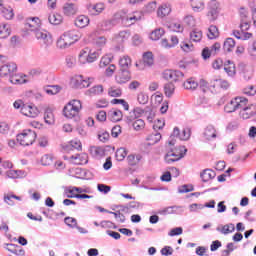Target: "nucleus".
<instances>
[{
	"label": "nucleus",
	"instance_id": "obj_1",
	"mask_svg": "<svg viewBox=\"0 0 256 256\" xmlns=\"http://www.w3.org/2000/svg\"><path fill=\"white\" fill-rule=\"evenodd\" d=\"M81 37H83L81 34L63 33L58 37L56 46L58 49H67L71 47V45H74V43H77Z\"/></svg>",
	"mask_w": 256,
	"mask_h": 256
},
{
	"label": "nucleus",
	"instance_id": "obj_2",
	"mask_svg": "<svg viewBox=\"0 0 256 256\" xmlns=\"http://www.w3.org/2000/svg\"><path fill=\"white\" fill-rule=\"evenodd\" d=\"M81 109H83V104L81 100H71L69 101L63 108V115L67 119H73L77 117L79 113H81Z\"/></svg>",
	"mask_w": 256,
	"mask_h": 256
},
{
	"label": "nucleus",
	"instance_id": "obj_3",
	"mask_svg": "<svg viewBox=\"0 0 256 256\" xmlns=\"http://www.w3.org/2000/svg\"><path fill=\"white\" fill-rule=\"evenodd\" d=\"M37 140V133L31 129L23 130L22 133L17 135V141L23 147H29V145H33Z\"/></svg>",
	"mask_w": 256,
	"mask_h": 256
},
{
	"label": "nucleus",
	"instance_id": "obj_4",
	"mask_svg": "<svg viewBox=\"0 0 256 256\" xmlns=\"http://www.w3.org/2000/svg\"><path fill=\"white\" fill-rule=\"evenodd\" d=\"M187 153V149L185 146H179L174 149H171L166 156L165 161L166 163H175V161H179V159H183L185 154Z\"/></svg>",
	"mask_w": 256,
	"mask_h": 256
},
{
	"label": "nucleus",
	"instance_id": "obj_5",
	"mask_svg": "<svg viewBox=\"0 0 256 256\" xmlns=\"http://www.w3.org/2000/svg\"><path fill=\"white\" fill-rule=\"evenodd\" d=\"M84 43H93L96 47H105L107 45V37L101 34H87L83 37Z\"/></svg>",
	"mask_w": 256,
	"mask_h": 256
},
{
	"label": "nucleus",
	"instance_id": "obj_6",
	"mask_svg": "<svg viewBox=\"0 0 256 256\" xmlns=\"http://www.w3.org/2000/svg\"><path fill=\"white\" fill-rule=\"evenodd\" d=\"M174 137H178L181 141H187L189 140V137H191V130L189 128H186L182 130V132L179 130V128L175 127L173 130V135L170 137V141L168 142V147H173L175 145Z\"/></svg>",
	"mask_w": 256,
	"mask_h": 256
},
{
	"label": "nucleus",
	"instance_id": "obj_7",
	"mask_svg": "<svg viewBox=\"0 0 256 256\" xmlns=\"http://www.w3.org/2000/svg\"><path fill=\"white\" fill-rule=\"evenodd\" d=\"M63 159L71 163V165H87L89 163V155L87 153L75 154L71 157L64 156Z\"/></svg>",
	"mask_w": 256,
	"mask_h": 256
},
{
	"label": "nucleus",
	"instance_id": "obj_8",
	"mask_svg": "<svg viewBox=\"0 0 256 256\" xmlns=\"http://www.w3.org/2000/svg\"><path fill=\"white\" fill-rule=\"evenodd\" d=\"M155 63V57L153 56V52H145L143 54V60L142 62H136L135 67L142 70L145 69V67H151Z\"/></svg>",
	"mask_w": 256,
	"mask_h": 256
},
{
	"label": "nucleus",
	"instance_id": "obj_9",
	"mask_svg": "<svg viewBox=\"0 0 256 256\" xmlns=\"http://www.w3.org/2000/svg\"><path fill=\"white\" fill-rule=\"evenodd\" d=\"M17 73V64L14 62H9L0 67V77H12Z\"/></svg>",
	"mask_w": 256,
	"mask_h": 256
},
{
	"label": "nucleus",
	"instance_id": "obj_10",
	"mask_svg": "<svg viewBox=\"0 0 256 256\" xmlns=\"http://www.w3.org/2000/svg\"><path fill=\"white\" fill-rule=\"evenodd\" d=\"M162 77L166 81H174V83H177V81L185 77V74L179 70H164Z\"/></svg>",
	"mask_w": 256,
	"mask_h": 256
},
{
	"label": "nucleus",
	"instance_id": "obj_11",
	"mask_svg": "<svg viewBox=\"0 0 256 256\" xmlns=\"http://www.w3.org/2000/svg\"><path fill=\"white\" fill-rule=\"evenodd\" d=\"M199 89L202 91V93H207L208 95H213L216 93L215 90V83L213 80H211L210 82H208L205 79H200L199 80Z\"/></svg>",
	"mask_w": 256,
	"mask_h": 256
},
{
	"label": "nucleus",
	"instance_id": "obj_12",
	"mask_svg": "<svg viewBox=\"0 0 256 256\" xmlns=\"http://www.w3.org/2000/svg\"><path fill=\"white\" fill-rule=\"evenodd\" d=\"M41 20L39 18H28L25 23V29L30 32L39 33L41 31Z\"/></svg>",
	"mask_w": 256,
	"mask_h": 256
},
{
	"label": "nucleus",
	"instance_id": "obj_13",
	"mask_svg": "<svg viewBox=\"0 0 256 256\" xmlns=\"http://www.w3.org/2000/svg\"><path fill=\"white\" fill-rule=\"evenodd\" d=\"M130 79H131V72L129 70L120 69L115 76V80H116V83H118V85L129 83Z\"/></svg>",
	"mask_w": 256,
	"mask_h": 256
},
{
	"label": "nucleus",
	"instance_id": "obj_14",
	"mask_svg": "<svg viewBox=\"0 0 256 256\" xmlns=\"http://www.w3.org/2000/svg\"><path fill=\"white\" fill-rule=\"evenodd\" d=\"M137 21H141V14H139V12L128 14L127 16L122 18V23L126 27H131V25H135Z\"/></svg>",
	"mask_w": 256,
	"mask_h": 256
},
{
	"label": "nucleus",
	"instance_id": "obj_15",
	"mask_svg": "<svg viewBox=\"0 0 256 256\" xmlns=\"http://www.w3.org/2000/svg\"><path fill=\"white\" fill-rule=\"evenodd\" d=\"M239 115L241 119H251V117H255L256 115V105L250 104L240 110Z\"/></svg>",
	"mask_w": 256,
	"mask_h": 256
},
{
	"label": "nucleus",
	"instance_id": "obj_16",
	"mask_svg": "<svg viewBox=\"0 0 256 256\" xmlns=\"http://www.w3.org/2000/svg\"><path fill=\"white\" fill-rule=\"evenodd\" d=\"M72 85L76 89H85V87H89L91 85V82H89L88 79L83 78L82 75H78L72 79Z\"/></svg>",
	"mask_w": 256,
	"mask_h": 256
},
{
	"label": "nucleus",
	"instance_id": "obj_17",
	"mask_svg": "<svg viewBox=\"0 0 256 256\" xmlns=\"http://www.w3.org/2000/svg\"><path fill=\"white\" fill-rule=\"evenodd\" d=\"M5 249L6 251H9V253H12V255L25 256V249L21 248V246L17 244L6 243Z\"/></svg>",
	"mask_w": 256,
	"mask_h": 256
},
{
	"label": "nucleus",
	"instance_id": "obj_18",
	"mask_svg": "<svg viewBox=\"0 0 256 256\" xmlns=\"http://www.w3.org/2000/svg\"><path fill=\"white\" fill-rule=\"evenodd\" d=\"M22 115H25V117H38L39 116V109L36 106L25 104L24 107H22Z\"/></svg>",
	"mask_w": 256,
	"mask_h": 256
},
{
	"label": "nucleus",
	"instance_id": "obj_19",
	"mask_svg": "<svg viewBox=\"0 0 256 256\" xmlns=\"http://www.w3.org/2000/svg\"><path fill=\"white\" fill-rule=\"evenodd\" d=\"M108 119L112 123H119L123 119V112L117 108H112L108 111Z\"/></svg>",
	"mask_w": 256,
	"mask_h": 256
},
{
	"label": "nucleus",
	"instance_id": "obj_20",
	"mask_svg": "<svg viewBox=\"0 0 256 256\" xmlns=\"http://www.w3.org/2000/svg\"><path fill=\"white\" fill-rule=\"evenodd\" d=\"M183 88L186 89V91H197L199 82H197L195 77H190L183 82Z\"/></svg>",
	"mask_w": 256,
	"mask_h": 256
},
{
	"label": "nucleus",
	"instance_id": "obj_21",
	"mask_svg": "<svg viewBox=\"0 0 256 256\" xmlns=\"http://www.w3.org/2000/svg\"><path fill=\"white\" fill-rule=\"evenodd\" d=\"M214 85H215V91H219V89H223L224 91H227L231 87V84H229V81L222 79V78H216L213 79Z\"/></svg>",
	"mask_w": 256,
	"mask_h": 256
},
{
	"label": "nucleus",
	"instance_id": "obj_22",
	"mask_svg": "<svg viewBox=\"0 0 256 256\" xmlns=\"http://www.w3.org/2000/svg\"><path fill=\"white\" fill-rule=\"evenodd\" d=\"M171 4L169 3H164L162 5H160L158 7V10H157V15L158 17H160L161 19H163V17H167V15H170L171 14Z\"/></svg>",
	"mask_w": 256,
	"mask_h": 256
},
{
	"label": "nucleus",
	"instance_id": "obj_23",
	"mask_svg": "<svg viewBox=\"0 0 256 256\" xmlns=\"http://www.w3.org/2000/svg\"><path fill=\"white\" fill-rule=\"evenodd\" d=\"M203 135L207 141H211V139H217V129H215V126L213 125H208L204 129Z\"/></svg>",
	"mask_w": 256,
	"mask_h": 256
},
{
	"label": "nucleus",
	"instance_id": "obj_24",
	"mask_svg": "<svg viewBox=\"0 0 256 256\" xmlns=\"http://www.w3.org/2000/svg\"><path fill=\"white\" fill-rule=\"evenodd\" d=\"M77 11H78L77 5L73 3H66L63 6V13L67 17H71L72 15H77Z\"/></svg>",
	"mask_w": 256,
	"mask_h": 256
},
{
	"label": "nucleus",
	"instance_id": "obj_25",
	"mask_svg": "<svg viewBox=\"0 0 256 256\" xmlns=\"http://www.w3.org/2000/svg\"><path fill=\"white\" fill-rule=\"evenodd\" d=\"M25 77H27V76L16 72V73L12 74V77L9 78V81L13 85H21L23 83H27V79H25Z\"/></svg>",
	"mask_w": 256,
	"mask_h": 256
},
{
	"label": "nucleus",
	"instance_id": "obj_26",
	"mask_svg": "<svg viewBox=\"0 0 256 256\" xmlns=\"http://www.w3.org/2000/svg\"><path fill=\"white\" fill-rule=\"evenodd\" d=\"M224 71L227 73L228 77H235L237 70L235 68V63L228 60L224 63Z\"/></svg>",
	"mask_w": 256,
	"mask_h": 256
},
{
	"label": "nucleus",
	"instance_id": "obj_27",
	"mask_svg": "<svg viewBox=\"0 0 256 256\" xmlns=\"http://www.w3.org/2000/svg\"><path fill=\"white\" fill-rule=\"evenodd\" d=\"M190 5L194 13H201L205 9L203 0H190Z\"/></svg>",
	"mask_w": 256,
	"mask_h": 256
},
{
	"label": "nucleus",
	"instance_id": "obj_28",
	"mask_svg": "<svg viewBox=\"0 0 256 256\" xmlns=\"http://www.w3.org/2000/svg\"><path fill=\"white\" fill-rule=\"evenodd\" d=\"M132 63H133V60H131V57H129L128 55H124L119 59V67L122 70L127 71V69L131 67Z\"/></svg>",
	"mask_w": 256,
	"mask_h": 256
},
{
	"label": "nucleus",
	"instance_id": "obj_29",
	"mask_svg": "<svg viewBox=\"0 0 256 256\" xmlns=\"http://www.w3.org/2000/svg\"><path fill=\"white\" fill-rule=\"evenodd\" d=\"M105 10V4L98 3L96 5H89L88 11L91 15H99V13H103Z\"/></svg>",
	"mask_w": 256,
	"mask_h": 256
},
{
	"label": "nucleus",
	"instance_id": "obj_30",
	"mask_svg": "<svg viewBox=\"0 0 256 256\" xmlns=\"http://www.w3.org/2000/svg\"><path fill=\"white\" fill-rule=\"evenodd\" d=\"M216 173L212 169H205L201 174L200 177L204 183L207 181H211V179H215Z\"/></svg>",
	"mask_w": 256,
	"mask_h": 256
},
{
	"label": "nucleus",
	"instance_id": "obj_31",
	"mask_svg": "<svg viewBox=\"0 0 256 256\" xmlns=\"http://www.w3.org/2000/svg\"><path fill=\"white\" fill-rule=\"evenodd\" d=\"M168 31L173 33H183V25L179 22H170L166 24Z\"/></svg>",
	"mask_w": 256,
	"mask_h": 256
},
{
	"label": "nucleus",
	"instance_id": "obj_32",
	"mask_svg": "<svg viewBox=\"0 0 256 256\" xmlns=\"http://www.w3.org/2000/svg\"><path fill=\"white\" fill-rule=\"evenodd\" d=\"M75 25L80 29H84V27H87V25H89V17L85 15L78 16L75 20Z\"/></svg>",
	"mask_w": 256,
	"mask_h": 256
},
{
	"label": "nucleus",
	"instance_id": "obj_33",
	"mask_svg": "<svg viewBox=\"0 0 256 256\" xmlns=\"http://www.w3.org/2000/svg\"><path fill=\"white\" fill-rule=\"evenodd\" d=\"M146 141L148 142V145H156V143H159L161 141V133L155 132V133L149 134L146 137Z\"/></svg>",
	"mask_w": 256,
	"mask_h": 256
},
{
	"label": "nucleus",
	"instance_id": "obj_34",
	"mask_svg": "<svg viewBox=\"0 0 256 256\" xmlns=\"http://www.w3.org/2000/svg\"><path fill=\"white\" fill-rule=\"evenodd\" d=\"M48 21L51 25H61L63 23V16L61 14H50Z\"/></svg>",
	"mask_w": 256,
	"mask_h": 256
},
{
	"label": "nucleus",
	"instance_id": "obj_35",
	"mask_svg": "<svg viewBox=\"0 0 256 256\" xmlns=\"http://www.w3.org/2000/svg\"><path fill=\"white\" fill-rule=\"evenodd\" d=\"M15 199L16 201H21V197L17 195H13V194L4 195V203H6L7 205H10L11 207L15 205Z\"/></svg>",
	"mask_w": 256,
	"mask_h": 256
},
{
	"label": "nucleus",
	"instance_id": "obj_36",
	"mask_svg": "<svg viewBox=\"0 0 256 256\" xmlns=\"http://www.w3.org/2000/svg\"><path fill=\"white\" fill-rule=\"evenodd\" d=\"M36 38L38 41H43L46 43V45H50V43H53V37L51 34H45V33H37Z\"/></svg>",
	"mask_w": 256,
	"mask_h": 256
},
{
	"label": "nucleus",
	"instance_id": "obj_37",
	"mask_svg": "<svg viewBox=\"0 0 256 256\" xmlns=\"http://www.w3.org/2000/svg\"><path fill=\"white\" fill-rule=\"evenodd\" d=\"M44 121L48 123V125H53L55 123V115L53 114L52 109H46L44 113Z\"/></svg>",
	"mask_w": 256,
	"mask_h": 256
},
{
	"label": "nucleus",
	"instance_id": "obj_38",
	"mask_svg": "<svg viewBox=\"0 0 256 256\" xmlns=\"http://www.w3.org/2000/svg\"><path fill=\"white\" fill-rule=\"evenodd\" d=\"M175 93V84H173L172 82H168L164 85V95H166V97H173Z\"/></svg>",
	"mask_w": 256,
	"mask_h": 256
},
{
	"label": "nucleus",
	"instance_id": "obj_39",
	"mask_svg": "<svg viewBox=\"0 0 256 256\" xmlns=\"http://www.w3.org/2000/svg\"><path fill=\"white\" fill-rule=\"evenodd\" d=\"M235 99H236L237 109H245L247 107V105L249 104V99H247L243 96L235 97Z\"/></svg>",
	"mask_w": 256,
	"mask_h": 256
},
{
	"label": "nucleus",
	"instance_id": "obj_40",
	"mask_svg": "<svg viewBox=\"0 0 256 256\" xmlns=\"http://www.w3.org/2000/svg\"><path fill=\"white\" fill-rule=\"evenodd\" d=\"M224 110H225L226 113H235V111H237V101H236V98H234L230 102H228L225 105Z\"/></svg>",
	"mask_w": 256,
	"mask_h": 256
},
{
	"label": "nucleus",
	"instance_id": "obj_41",
	"mask_svg": "<svg viewBox=\"0 0 256 256\" xmlns=\"http://www.w3.org/2000/svg\"><path fill=\"white\" fill-rule=\"evenodd\" d=\"M224 51L231 53L235 49V40L233 38H227L223 45Z\"/></svg>",
	"mask_w": 256,
	"mask_h": 256
},
{
	"label": "nucleus",
	"instance_id": "obj_42",
	"mask_svg": "<svg viewBox=\"0 0 256 256\" xmlns=\"http://www.w3.org/2000/svg\"><path fill=\"white\" fill-rule=\"evenodd\" d=\"M23 175H25V173L21 170H8L6 172L8 179H19V177H23Z\"/></svg>",
	"mask_w": 256,
	"mask_h": 256
},
{
	"label": "nucleus",
	"instance_id": "obj_43",
	"mask_svg": "<svg viewBox=\"0 0 256 256\" xmlns=\"http://www.w3.org/2000/svg\"><path fill=\"white\" fill-rule=\"evenodd\" d=\"M108 95L110 97H121V95H123V90L119 87L112 86L108 89Z\"/></svg>",
	"mask_w": 256,
	"mask_h": 256
},
{
	"label": "nucleus",
	"instance_id": "obj_44",
	"mask_svg": "<svg viewBox=\"0 0 256 256\" xmlns=\"http://www.w3.org/2000/svg\"><path fill=\"white\" fill-rule=\"evenodd\" d=\"M89 53H91V48L89 47L83 48L78 55L79 61H81L82 63H86Z\"/></svg>",
	"mask_w": 256,
	"mask_h": 256
},
{
	"label": "nucleus",
	"instance_id": "obj_45",
	"mask_svg": "<svg viewBox=\"0 0 256 256\" xmlns=\"http://www.w3.org/2000/svg\"><path fill=\"white\" fill-rule=\"evenodd\" d=\"M65 195L68 199H78L79 198V194H77V192L75 190V186L65 189Z\"/></svg>",
	"mask_w": 256,
	"mask_h": 256
},
{
	"label": "nucleus",
	"instance_id": "obj_46",
	"mask_svg": "<svg viewBox=\"0 0 256 256\" xmlns=\"http://www.w3.org/2000/svg\"><path fill=\"white\" fill-rule=\"evenodd\" d=\"M139 161H141L140 155L135 156L133 154H130L127 157V162L131 167H135V165H137L139 163Z\"/></svg>",
	"mask_w": 256,
	"mask_h": 256
},
{
	"label": "nucleus",
	"instance_id": "obj_47",
	"mask_svg": "<svg viewBox=\"0 0 256 256\" xmlns=\"http://www.w3.org/2000/svg\"><path fill=\"white\" fill-rule=\"evenodd\" d=\"M44 91H45V93H47V95H57V93H59V91H61V87L46 86V87H44Z\"/></svg>",
	"mask_w": 256,
	"mask_h": 256
},
{
	"label": "nucleus",
	"instance_id": "obj_48",
	"mask_svg": "<svg viewBox=\"0 0 256 256\" xmlns=\"http://www.w3.org/2000/svg\"><path fill=\"white\" fill-rule=\"evenodd\" d=\"M89 95H101L103 93V85L93 86L88 90Z\"/></svg>",
	"mask_w": 256,
	"mask_h": 256
},
{
	"label": "nucleus",
	"instance_id": "obj_49",
	"mask_svg": "<svg viewBox=\"0 0 256 256\" xmlns=\"http://www.w3.org/2000/svg\"><path fill=\"white\" fill-rule=\"evenodd\" d=\"M127 157V149L119 148L116 151V159L117 161H123Z\"/></svg>",
	"mask_w": 256,
	"mask_h": 256
},
{
	"label": "nucleus",
	"instance_id": "obj_50",
	"mask_svg": "<svg viewBox=\"0 0 256 256\" xmlns=\"http://www.w3.org/2000/svg\"><path fill=\"white\" fill-rule=\"evenodd\" d=\"M133 129L135 131H142V129H145V121L143 119H137L133 122Z\"/></svg>",
	"mask_w": 256,
	"mask_h": 256
},
{
	"label": "nucleus",
	"instance_id": "obj_51",
	"mask_svg": "<svg viewBox=\"0 0 256 256\" xmlns=\"http://www.w3.org/2000/svg\"><path fill=\"white\" fill-rule=\"evenodd\" d=\"M137 99L140 105H147L149 103V96L145 92H140Z\"/></svg>",
	"mask_w": 256,
	"mask_h": 256
},
{
	"label": "nucleus",
	"instance_id": "obj_52",
	"mask_svg": "<svg viewBox=\"0 0 256 256\" xmlns=\"http://www.w3.org/2000/svg\"><path fill=\"white\" fill-rule=\"evenodd\" d=\"M217 15H219V8H217L215 5L211 6L207 16L211 17V19L215 20L217 19Z\"/></svg>",
	"mask_w": 256,
	"mask_h": 256
},
{
	"label": "nucleus",
	"instance_id": "obj_53",
	"mask_svg": "<svg viewBox=\"0 0 256 256\" xmlns=\"http://www.w3.org/2000/svg\"><path fill=\"white\" fill-rule=\"evenodd\" d=\"M233 231H235V225L233 224H226L221 229L223 235H229V233H233Z\"/></svg>",
	"mask_w": 256,
	"mask_h": 256
},
{
	"label": "nucleus",
	"instance_id": "obj_54",
	"mask_svg": "<svg viewBox=\"0 0 256 256\" xmlns=\"http://www.w3.org/2000/svg\"><path fill=\"white\" fill-rule=\"evenodd\" d=\"M53 163V155L51 154H45L41 158V164L44 166L51 165Z\"/></svg>",
	"mask_w": 256,
	"mask_h": 256
},
{
	"label": "nucleus",
	"instance_id": "obj_55",
	"mask_svg": "<svg viewBox=\"0 0 256 256\" xmlns=\"http://www.w3.org/2000/svg\"><path fill=\"white\" fill-rule=\"evenodd\" d=\"M110 135L109 132L105 130H101L98 132V139L99 141H102V143H107V140L109 139Z\"/></svg>",
	"mask_w": 256,
	"mask_h": 256
},
{
	"label": "nucleus",
	"instance_id": "obj_56",
	"mask_svg": "<svg viewBox=\"0 0 256 256\" xmlns=\"http://www.w3.org/2000/svg\"><path fill=\"white\" fill-rule=\"evenodd\" d=\"M99 54L93 50H90V53L88 54L86 58V63H95V60L98 59Z\"/></svg>",
	"mask_w": 256,
	"mask_h": 256
},
{
	"label": "nucleus",
	"instance_id": "obj_57",
	"mask_svg": "<svg viewBox=\"0 0 256 256\" xmlns=\"http://www.w3.org/2000/svg\"><path fill=\"white\" fill-rule=\"evenodd\" d=\"M234 35L236 39H240V41H247L253 36V34L251 33H236Z\"/></svg>",
	"mask_w": 256,
	"mask_h": 256
},
{
	"label": "nucleus",
	"instance_id": "obj_58",
	"mask_svg": "<svg viewBox=\"0 0 256 256\" xmlns=\"http://www.w3.org/2000/svg\"><path fill=\"white\" fill-rule=\"evenodd\" d=\"M212 67H213V69L219 70V69L225 67V63H223V59L217 58L216 60L213 61Z\"/></svg>",
	"mask_w": 256,
	"mask_h": 256
},
{
	"label": "nucleus",
	"instance_id": "obj_59",
	"mask_svg": "<svg viewBox=\"0 0 256 256\" xmlns=\"http://www.w3.org/2000/svg\"><path fill=\"white\" fill-rule=\"evenodd\" d=\"M243 93H244L245 95L253 96V95L256 94V88H255V86H253V85L246 86V87L243 89Z\"/></svg>",
	"mask_w": 256,
	"mask_h": 256
},
{
	"label": "nucleus",
	"instance_id": "obj_60",
	"mask_svg": "<svg viewBox=\"0 0 256 256\" xmlns=\"http://www.w3.org/2000/svg\"><path fill=\"white\" fill-rule=\"evenodd\" d=\"M96 119L97 121L104 123V121H107V112H105V110H100L96 115Z\"/></svg>",
	"mask_w": 256,
	"mask_h": 256
},
{
	"label": "nucleus",
	"instance_id": "obj_61",
	"mask_svg": "<svg viewBox=\"0 0 256 256\" xmlns=\"http://www.w3.org/2000/svg\"><path fill=\"white\" fill-rule=\"evenodd\" d=\"M95 106L97 107V109L109 107V101H107V99H100L96 102Z\"/></svg>",
	"mask_w": 256,
	"mask_h": 256
},
{
	"label": "nucleus",
	"instance_id": "obj_62",
	"mask_svg": "<svg viewBox=\"0 0 256 256\" xmlns=\"http://www.w3.org/2000/svg\"><path fill=\"white\" fill-rule=\"evenodd\" d=\"M184 23L188 27H195V18L193 16H186L184 18Z\"/></svg>",
	"mask_w": 256,
	"mask_h": 256
},
{
	"label": "nucleus",
	"instance_id": "obj_63",
	"mask_svg": "<svg viewBox=\"0 0 256 256\" xmlns=\"http://www.w3.org/2000/svg\"><path fill=\"white\" fill-rule=\"evenodd\" d=\"M111 135L114 138L119 137V135H121V126L115 125L111 130Z\"/></svg>",
	"mask_w": 256,
	"mask_h": 256
},
{
	"label": "nucleus",
	"instance_id": "obj_64",
	"mask_svg": "<svg viewBox=\"0 0 256 256\" xmlns=\"http://www.w3.org/2000/svg\"><path fill=\"white\" fill-rule=\"evenodd\" d=\"M111 64V57L104 56L100 60V67H107V65Z\"/></svg>",
	"mask_w": 256,
	"mask_h": 256
}]
</instances>
